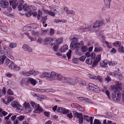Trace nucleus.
<instances>
[{
  "label": "nucleus",
  "instance_id": "obj_1",
  "mask_svg": "<svg viewBox=\"0 0 124 124\" xmlns=\"http://www.w3.org/2000/svg\"><path fill=\"white\" fill-rule=\"evenodd\" d=\"M71 40H73L70 43V48L71 49L73 48H77L78 47V45L80 46H82L84 44L83 41H81L79 43L77 42V38L76 37H73L72 38H70Z\"/></svg>",
  "mask_w": 124,
  "mask_h": 124
},
{
  "label": "nucleus",
  "instance_id": "obj_2",
  "mask_svg": "<svg viewBox=\"0 0 124 124\" xmlns=\"http://www.w3.org/2000/svg\"><path fill=\"white\" fill-rule=\"evenodd\" d=\"M103 24V23L101 21H96L94 24L92 28L90 27L88 29L89 31L96 32L97 30L99 29V27Z\"/></svg>",
  "mask_w": 124,
  "mask_h": 124
},
{
  "label": "nucleus",
  "instance_id": "obj_3",
  "mask_svg": "<svg viewBox=\"0 0 124 124\" xmlns=\"http://www.w3.org/2000/svg\"><path fill=\"white\" fill-rule=\"evenodd\" d=\"M113 92L111 94L112 98L115 101H119L120 99L121 94L120 90H113Z\"/></svg>",
  "mask_w": 124,
  "mask_h": 124
},
{
  "label": "nucleus",
  "instance_id": "obj_4",
  "mask_svg": "<svg viewBox=\"0 0 124 124\" xmlns=\"http://www.w3.org/2000/svg\"><path fill=\"white\" fill-rule=\"evenodd\" d=\"M26 12H30V10L33 11L34 10L35 8L32 6H29L27 4H25L23 5L22 9Z\"/></svg>",
  "mask_w": 124,
  "mask_h": 124
},
{
  "label": "nucleus",
  "instance_id": "obj_5",
  "mask_svg": "<svg viewBox=\"0 0 124 124\" xmlns=\"http://www.w3.org/2000/svg\"><path fill=\"white\" fill-rule=\"evenodd\" d=\"M11 105L14 108H16V109L18 110H22L23 108L22 106L19 104L18 102L16 101H12L11 103Z\"/></svg>",
  "mask_w": 124,
  "mask_h": 124
},
{
  "label": "nucleus",
  "instance_id": "obj_6",
  "mask_svg": "<svg viewBox=\"0 0 124 124\" xmlns=\"http://www.w3.org/2000/svg\"><path fill=\"white\" fill-rule=\"evenodd\" d=\"M116 84L114 85L112 88L113 90H121L122 89V87L120 86L121 84V83L118 81H117L115 82Z\"/></svg>",
  "mask_w": 124,
  "mask_h": 124
},
{
  "label": "nucleus",
  "instance_id": "obj_7",
  "mask_svg": "<svg viewBox=\"0 0 124 124\" xmlns=\"http://www.w3.org/2000/svg\"><path fill=\"white\" fill-rule=\"evenodd\" d=\"M50 73L51 74L47 73V80L51 81L54 79V77H56L57 74L52 71Z\"/></svg>",
  "mask_w": 124,
  "mask_h": 124
},
{
  "label": "nucleus",
  "instance_id": "obj_8",
  "mask_svg": "<svg viewBox=\"0 0 124 124\" xmlns=\"http://www.w3.org/2000/svg\"><path fill=\"white\" fill-rule=\"evenodd\" d=\"M9 5L8 1L6 0H2L0 1V6L2 8H6Z\"/></svg>",
  "mask_w": 124,
  "mask_h": 124
},
{
  "label": "nucleus",
  "instance_id": "obj_9",
  "mask_svg": "<svg viewBox=\"0 0 124 124\" xmlns=\"http://www.w3.org/2000/svg\"><path fill=\"white\" fill-rule=\"evenodd\" d=\"M62 82L63 83L67 82L72 84H74L75 83V81L71 79L64 77H63Z\"/></svg>",
  "mask_w": 124,
  "mask_h": 124
},
{
  "label": "nucleus",
  "instance_id": "obj_10",
  "mask_svg": "<svg viewBox=\"0 0 124 124\" xmlns=\"http://www.w3.org/2000/svg\"><path fill=\"white\" fill-rule=\"evenodd\" d=\"M24 2L23 0H19L17 2V8L19 11H21L22 9V6Z\"/></svg>",
  "mask_w": 124,
  "mask_h": 124
},
{
  "label": "nucleus",
  "instance_id": "obj_11",
  "mask_svg": "<svg viewBox=\"0 0 124 124\" xmlns=\"http://www.w3.org/2000/svg\"><path fill=\"white\" fill-rule=\"evenodd\" d=\"M108 62L106 60L101 61L100 62V66L102 67L107 68L108 67Z\"/></svg>",
  "mask_w": 124,
  "mask_h": 124
},
{
  "label": "nucleus",
  "instance_id": "obj_12",
  "mask_svg": "<svg viewBox=\"0 0 124 124\" xmlns=\"http://www.w3.org/2000/svg\"><path fill=\"white\" fill-rule=\"evenodd\" d=\"M36 109L34 110V112L37 113H40L42 112H43V109L40 106H39V105L38 104V105Z\"/></svg>",
  "mask_w": 124,
  "mask_h": 124
},
{
  "label": "nucleus",
  "instance_id": "obj_13",
  "mask_svg": "<svg viewBox=\"0 0 124 124\" xmlns=\"http://www.w3.org/2000/svg\"><path fill=\"white\" fill-rule=\"evenodd\" d=\"M23 48L24 50L28 51L29 52H31L32 50V49L26 44H24L23 46Z\"/></svg>",
  "mask_w": 124,
  "mask_h": 124
},
{
  "label": "nucleus",
  "instance_id": "obj_14",
  "mask_svg": "<svg viewBox=\"0 0 124 124\" xmlns=\"http://www.w3.org/2000/svg\"><path fill=\"white\" fill-rule=\"evenodd\" d=\"M64 10L67 14H70L72 15H74L75 14V12L73 10H69L67 7H65Z\"/></svg>",
  "mask_w": 124,
  "mask_h": 124
},
{
  "label": "nucleus",
  "instance_id": "obj_15",
  "mask_svg": "<svg viewBox=\"0 0 124 124\" xmlns=\"http://www.w3.org/2000/svg\"><path fill=\"white\" fill-rule=\"evenodd\" d=\"M10 49L8 47H6L4 48V50L5 51V53H7V56L12 59L13 57L12 56L9 54V50Z\"/></svg>",
  "mask_w": 124,
  "mask_h": 124
},
{
  "label": "nucleus",
  "instance_id": "obj_16",
  "mask_svg": "<svg viewBox=\"0 0 124 124\" xmlns=\"http://www.w3.org/2000/svg\"><path fill=\"white\" fill-rule=\"evenodd\" d=\"M50 40L49 42V44L52 46L54 45L55 43V38L51 39L49 37L47 38V41L49 40Z\"/></svg>",
  "mask_w": 124,
  "mask_h": 124
},
{
  "label": "nucleus",
  "instance_id": "obj_17",
  "mask_svg": "<svg viewBox=\"0 0 124 124\" xmlns=\"http://www.w3.org/2000/svg\"><path fill=\"white\" fill-rule=\"evenodd\" d=\"M28 81L33 85H35L37 84L36 80L31 78H30L28 79Z\"/></svg>",
  "mask_w": 124,
  "mask_h": 124
},
{
  "label": "nucleus",
  "instance_id": "obj_18",
  "mask_svg": "<svg viewBox=\"0 0 124 124\" xmlns=\"http://www.w3.org/2000/svg\"><path fill=\"white\" fill-rule=\"evenodd\" d=\"M111 0H104V4L107 8H109Z\"/></svg>",
  "mask_w": 124,
  "mask_h": 124
},
{
  "label": "nucleus",
  "instance_id": "obj_19",
  "mask_svg": "<svg viewBox=\"0 0 124 124\" xmlns=\"http://www.w3.org/2000/svg\"><path fill=\"white\" fill-rule=\"evenodd\" d=\"M9 2L10 4L11 5L13 8L14 9H15L16 8L17 6V2L16 3V2L14 1H9Z\"/></svg>",
  "mask_w": 124,
  "mask_h": 124
},
{
  "label": "nucleus",
  "instance_id": "obj_20",
  "mask_svg": "<svg viewBox=\"0 0 124 124\" xmlns=\"http://www.w3.org/2000/svg\"><path fill=\"white\" fill-rule=\"evenodd\" d=\"M6 57L5 55H3L2 56H0V65L1 64H3Z\"/></svg>",
  "mask_w": 124,
  "mask_h": 124
},
{
  "label": "nucleus",
  "instance_id": "obj_21",
  "mask_svg": "<svg viewBox=\"0 0 124 124\" xmlns=\"http://www.w3.org/2000/svg\"><path fill=\"white\" fill-rule=\"evenodd\" d=\"M117 62L115 61H111L109 62L108 61V64L110 66H114L115 65L117 64Z\"/></svg>",
  "mask_w": 124,
  "mask_h": 124
},
{
  "label": "nucleus",
  "instance_id": "obj_22",
  "mask_svg": "<svg viewBox=\"0 0 124 124\" xmlns=\"http://www.w3.org/2000/svg\"><path fill=\"white\" fill-rule=\"evenodd\" d=\"M46 16L45 17L42 18V20L41 21V22H42L43 24V25L44 27H46V23H45L44 24V23H46Z\"/></svg>",
  "mask_w": 124,
  "mask_h": 124
},
{
  "label": "nucleus",
  "instance_id": "obj_23",
  "mask_svg": "<svg viewBox=\"0 0 124 124\" xmlns=\"http://www.w3.org/2000/svg\"><path fill=\"white\" fill-rule=\"evenodd\" d=\"M89 87L90 89L92 91H93L96 85L92 83H89L88 84Z\"/></svg>",
  "mask_w": 124,
  "mask_h": 124
},
{
  "label": "nucleus",
  "instance_id": "obj_24",
  "mask_svg": "<svg viewBox=\"0 0 124 124\" xmlns=\"http://www.w3.org/2000/svg\"><path fill=\"white\" fill-rule=\"evenodd\" d=\"M16 64L14 62L12 61L8 66V67L10 69L12 70Z\"/></svg>",
  "mask_w": 124,
  "mask_h": 124
},
{
  "label": "nucleus",
  "instance_id": "obj_25",
  "mask_svg": "<svg viewBox=\"0 0 124 124\" xmlns=\"http://www.w3.org/2000/svg\"><path fill=\"white\" fill-rule=\"evenodd\" d=\"M103 49L102 47H95L94 51L96 52H98L102 51Z\"/></svg>",
  "mask_w": 124,
  "mask_h": 124
},
{
  "label": "nucleus",
  "instance_id": "obj_26",
  "mask_svg": "<svg viewBox=\"0 0 124 124\" xmlns=\"http://www.w3.org/2000/svg\"><path fill=\"white\" fill-rule=\"evenodd\" d=\"M121 44L120 42L119 41H115L114 43L113 44V45L114 46L118 47L120 46Z\"/></svg>",
  "mask_w": 124,
  "mask_h": 124
},
{
  "label": "nucleus",
  "instance_id": "obj_27",
  "mask_svg": "<svg viewBox=\"0 0 124 124\" xmlns=\"http://www.w3.org/2000/svg\"><path fill=\"white\" fill-rule=\"evenodd\" d=\"M56 79L59 81H62V79L63 77L60 74H58L57 75L56 77Z\"/></svg>",
  "mask_w": 124,
  "mask_h": 124
},
{
  "label": "nucleus",
  "instance_id": "obj_28",
  "mask_svg": "<svg viewBox=\"0 0 124 124\" xmlns=\"http://www.w3.org/2000/svg\"><path fill=\"white\" fill-rule=\"evenodd\" d=\"M11 61L8 59L7 58L5 59V61L4 62V65L7 66L9 63H10Z\"/></svg>",
  "mask_w": 124,
  "mask_h": 124
},
{
  "label": "nucleus",
  "instance_id": "obj_29",
  "mask_svg": "<svg viewBox=\"0 0 124 124\" xmlns=\"http://www.w3.org/2000/svg\"><path fill=\"white\" fill-rule=\"evenodd\" d=\"M118 51L121 53H124V47L122 46H120L118 48Z\"/></svg>",
  "mask_w": 124,
  "mask_h": 124
},
{
  "label": "nucleus",
  "instance_id": "obj_30",
  "mask_svg": "<svg viewBox=\"0 0 124 124\" xmlns=\"http://www.w3.org/2000/svg\"><path fill=\"white\" fill-rule=\"evenodd\" d=\"M83 118L85 120L88 122H89V120L91 119V117H90L87 115H84L83 116Z\"/></svg>",
  "mask_w": 124,
  "mask_h": 124
},
{
  "label": "nucleus",
  "instance_id": "obj_31",
  "mask_svg": "<svg viewBox=\"0 0 124 124\" xmlns=\"http://www.w3.org/2000/svg\"><path fill=\"white\" fill-rule=\"evenodd\" d=\"M85 62L86 64L91 65L92 64V60L90 58L87 59L85 61Z\"/></svg>",
  "mask_w": 124,
  "mask_h": 124
},
{
  "label": "nucleus",
  "instance_id": "obj_32",
  "mask_svg": "<svg viewBox=\"0 0 124 124\" xmlns=\"http://www.w3.org/2000/svg\"><path fill=\"white\" fill-rule=\"evenodd\" d=\"M20 67L16 64L13 69L15 71H18L20 70Z\"/></svg>",
  "mask_w": 124,
  "mask_h": 124
},
{
  "label": "nucleus",
  "instance_id": "obj_33",
  "mask_svg": "<svg viewBox=\"0 0 124 124\" xmlns=\"http://www.w3.org/2000/svg\"><path fill=\"white\" fill-rule=\"evenodd\" d=\"M100 90L99 88L96 85L93 91L94 92L98 93L100 92Z\"/></svg>",
  "mask_w": 124,
  "mask_h": 124
},
{
  "label": "nucleus",
  "instance_id": "obj_34",
  "mask_svg": "<svg viewBox=\"0 0 124 124\" xmlns=\"http://www.w3.org/2000/svg\"><path fill=\"white\" fill-rule=\"evenodd\" d=\"M17 44L16 43H11L10 44L9 46L11 48H13L16 46Z\"/></svg>",
  "mask_w": 124,
  "mask_h": 124
},
{
  "label": "nucleus",
  "instance_id": "obj_35",
  "mask_svg": "<svg viewBox=\"0 0 124 124\" xmlns=\"http://www.w3.org/2000/svg\"><path fill=\"white\" fill-rule=\"evenodd\" d=\"M81 49L83 52H86L88 49V48L87 46H82L81 47Z\"/></svg>",
  "mask_w": 124,
  "mask_h": 124
},
{
  "label": "nucleus",
  "instance_id": "obj_36",
  "mask_svg": "<svg viewBox=\"0 0 124 124\" xmlns=\"http://www.w3.org/2000/svg\"><path fill=\"white\" fill-rule=\"evenodd\" d=\"M14 99V97H13L11 96L8 97L7 98V103H9L11 102Z\"/></svg>",
  "mask_w": 124,
  "mask_h": 124
},
{
  "label": "nucleus",
  "instance_id": "obj_37",
  "mask_svg": "<svg viewBox=\"0 0 124 124\" xmlns=\"http://www.w3.org/2000/svg\"><path fill=\"white\" fill-rule=\"evenodd\" d=\"M30 104L31 106L34 108H37V107L38 105V104L37 105L33 102H31Z\"/></svg>",
  "mask_w": 124,
  "mask_h": 124
},
{
  "label": "nucleus",
  "instance_id": "obj_38",
  "mask_svg": "<svg viewBox=\"0 0 124 124\" xmlns=\"http://www.w3.org/2000/svg\"><path fill=\"white\" fill-rule=\"evenodd\" d=\"M24 107L26 110L29 107H30V104L28 102H25L24 104Z\"/></svg>",
  "mask_w": 124,
  "mask_h": 124
},
{
  "label": "nucleus",
  "instance_id": "obj_39",
  "mask_svg": "<svg viewBox=\"0 0 124 124\" xmlns=\"http://www.w3.org/2000/svg\"><path fill=\"white\" fill-rule=\"evenodd\" d=\"M111 80V78L110 76L108 75H107V77L105 78V81L108 83Z\"/></svg>",
  "mask_w": 124,
  "mask_h": 124
},
{
  "label": "nucleus",
  "instance_id": "obj_40",
  "mask_svg": "<svg viewBox=\"0 0 124 124\" xmlns=\"http://www.w3.org/2000/svg\"><path fill=\"white\" fill-rule=\"evenodd\" d=\"M62 110L63 111L62 112L63 114H66L69 112V110L66 109L65 108H63Z\"/></svg>",
  "mask_w": 124,
  "mask_h": 124
},
{
  "label": "nucleus",
  "instance_id": "obj_41",
  "mask_svg": "<svg viewBox=\"0 0 124 124\" xmlns=\"http://www.w3.org/2000/svg\"><path fill=\"white\" fill-rule=\"evenodd\" d=\"M47 14H48L49 15L54 17V15L56 13L55 12H53L51 11L49 12L47 10Z\"/></svg>",
  "mask_w": 124,
  "mask_h": 124
},
{
  "label": "nucleus",
  "instance_id": "obj_42",
  "mask_svg": "<svg viewBox=\"0 0 124 124\" xmlns=\"http://www.w3.org/2000/svg\"><path fill=\"white\" fill-rule=\"evenodd\" d=\"M62 41V39L61 38H59L57 40L55 39V41L56 44L58 45L61 44Z\"/></svg>",
  "mask_w": 124,
  "mask_h": 124
},
{
  "label": "nucleus",
  "instance_id": "obj_43",
  "mask_svg": "<svg viewBox=\"0 0 124 124\" xmlns=\"http://www.w3.org/2000/svg\"><path fill=\"white\" fill-rule=\"evenodd\" d=\"M13 75L12 74L10 73V72H7L5 74V76L7 78H10L13 76Z\"/></svg>",
  "mask_w": 124,
  "mask_h": 124
},
{
  "label": "nucleus",
  "instance_id": "obj_44",
  "mask_svg": "<svg viewBox=\"0 0 124 124\" xmlns=\"http://www.w3.org/2000/svg\"><path fill=\"white\" fill-rule=\"evenodd\" d=\"M24 116L21 115L17 117V119L18 121H21L23 120L24 118Z\"/></svg>",
  "mask_w": 124,
  "mask_h": 124
},
{
  "label": "nucleus",
  "instance_id": "obj_45",
  "mask_svg": "<svg viewBox=\"0 0 124 124\" xmlns=\"http://www.w3.org/2000/svg\"><path fill=\"white\" fill-rule=\"evenodd\" d=\"M63 108L60 107H58L57 108L56 110V111L58 113H62L63 111Z\"/></svg>",
  "mask_w": 124,
  "mask_h": 124
},
{
  "label": "nucleus",
  "instance_id": "obj_46",
  "mask_svg": "<svg viewBox=\"0 0 124 124\" xmlns=\"http://www.w3.org/2000/svg\"><path fill=\"white\" fill-rule=\"evenodd\" d=\"M71 52V50L70 49L69 52L66 54V55L68 59H70V58Z\"/></svg>",
  "mask_w": 124,
  "mask_h": 124
},
{
  "label": "nucleus",
  "instance_id": "obj_47",
  "mask_svg": "<svg viewBox=\"0 0 124 124\" xmlns=\"http://www.w3.org/2000/svg\"><path fill=\"white\" fill-rule=\"evenodd\" d=\"M77 105L76 106V108L78 109L80 111H83V108L81 106L78 105V104H77Z\"/></svg>",
  "mask_w": 124,
  "mask_h": 124
},
{
  "label": "nucleus",
  "instance_id": "obj_48",
  "mask_svg": "<svg viewBox=\"0 0 124 124\" xmlns=\"http://www.w3.org/2000/svg\"><path fill=\"white\" fill-rule=\"evenodd\" d=\"M98 62H99L98 61H95V60H94V61L93 62V63L92 65V67H96L97 65Z\"/></svg>",
  "mask_w": 124,
  "mask_h": 124
},
{
  "label": "nucleus",
  "instance_id": "obj_49",
  "mask_svg": "<svg viewBox=\"0 0 124 124\" xmlns=\"http://www.w3.org/2000/svg\"><path fill=\"white\" fill-rule=\"evenodd\" d=\"M105 43L108 48H111V43H109L108 41H105Z\"/></svg>",
  "mask_w": 124,
  "mask_h": 124
},
{
  "label": "nucleus",
  "instance_id": "obj_50",
  "mask_svg": "<svg viewBox=\"0 0 124 124\" xmlns=\"http://www.w3.org/2000/svg\"><path fill=\"white\" fill-rule=\"evenodd\" d=\"M86 57L84 55H83L79 57V60L82 62L84 61Z\"/></svg>",
  "mask_w": 124,
  "mask_h": 124
},
{
  "label": "nucleus",
  "instance_id": "obj_51",
  "mask_svg": "<svg viewBox=\"0 0 124 124\" xmlns=\"http://www.w3.org/2000/svg\"><path fill=\"white\" fill-rule=\"evenodd\" d=\"M101 60V54L98 55L95 60V61H97L99 62Z\"/></svg>",
  "mask_w": 124,
  "mask_h": 124
},
{
  "label": "nucleus",
  "instance_id": "obj_52",
  "mask_svg": "<svg viewBox=\"0 0 124 124\" xmlns=\"http://www.w3.org/2000/svg\"><path fill=\"white\" fill-rule=\"evenodd\" d=\"M93 124H101V122L99 120L95 119Z\"/></svg>",
  "mask_w": 124,
  "mask_h": 124
},
{
  "label": "nucleus",
  "instance_id": "obj_53",
  "mask_svg": "<svg viewBox=\"0 0 124 124\" xmlns=\"http://www.w3.org/2000/svg\"><path fill=\"white\" fill-rule=\"evenodd\" d=\"M7 93L9 95H13L14 94V93L10 89H9L8 90L7 92Z\"/></svg>",
  "mask_w": 124,
  "mask_h": 124
},
{
  "label": "nucleus",
  "instance_id": "obj_54",
  "mask_svg": "<svg viewBox=\"0 0 124 124\" xmlns=\"http://www.w3.org/2000/svg\"><path fill=\"white\" fill-rule=\"evenodd\" d=\"M78 113H78L76 111H74L73 112V116L75 118H77Z\"/></svg>",
  "mask_w": 124,
  "mask_h": 124
},
{
  "label": "nucleus",
  "instance_id": "obj_55",
  "mask_svg": "<svg viewBox=\"0 0 124 124\" xmlns=\"http://www.w3.org/2000/svg\"><path fill=\"white\" fill-rule=\"evenodd\" d=\"M30 11V12H28V13H26L25 14V15L27 17H29L31 15V11Z\"/></svg>",
  "mask_w": 124,
  "mask_h": 124
},
{
  "label": "nucleus",
  "instance_id": "obj_56",
  "mask_svg": "<svg viewBox=\"0 0 124 124\" xmlns=\"http://www.w3.org/2000/svg\"><path fill=\"white\" fill-rule=\"evenodd\" d=\"M37 90L39 92H41L42 93H44L46 91V89H42L37 88Z\"/></svg>",
  "mask_w": 124,
  "mask_h": 124
},
{
  "label": "nucleus",
  "instance_id": "obj_57",
  "mask_svg": "<svg viewBox=\"0 0 124 124\" xmlns=\"http://www.w3.org/2000/svg\"><path fill=\"white\" fill-rule=\"evenodd\" d=\"M67 116L70 119H71L73 117V116L71 112L70 113L67 114Z\"/></svg>",
  "mask_w": 124,
  "mask_h": 124
},
{
  "label": "nucleus",
  "instance_id": "obj_58",
  "mask_svg": "<svg viewBox=\"0 0 124 124\" xmlns=\"http://www.w3.org/2000/svg\"><path fill=\"white\" fill-rule=\"evenodd\" d=\"M82 117H83L82 113H79L77 118L79 119V118H80Z\"/></svg>",
  "mask_w": 124,
  "mask_h": 124
},
{
  "label": "nucleus",
  "instance_id": "obj_59",
  "mask_svg": "<svg viewBox=\"0 0 124 124\" xmlns=\"http://www.w3.org/2000/svg\"><path fill=\"white\" fill-rule=\"evenodd\" d=\"M50 34L51 36H53L54 33V30L52 29V28H51L50 29Z\"/></svg>",
  "mask_w": 124,
  "mask_h": 124
},
{
  "label": "nucleus",
  "instance_id": "obj_60",
  "mask_svg": "<svg viewBox=\"0 0 124 124\" xmlns=\"http://www.w3.org/2000/svg\"><path fill=\"white\" fill-rule=\"evenodd\" d=\"M32 35L34 36H37L38 35V33L37 32H35L34 31H32L31 32Z\"/></svg>",
  "mask_w": 124,
  "mask_h": 124
},
{
  "label": "nucleus",
  "instance_id": "obj_61",
  "mask_svg": "<svg viewBox=\"0 0 124 124\" xmlns=\"http://www.w3.org/2000/svg\"><path fill=\"white\" fill-rule=\"evenodd\" d=\"M1 113L3 116H5L8 114V113L5 111H3L2 109V111L1 112Z\"/></svg>",
  "mask_w": 124,
  "mask_h": 124
},
{
  "label": "nucleus",
  "instance_id": "obj_62",
  "mask_svg": "<svg viewBox=\"0 0 124 124\" xmlns=\"http://www.w3.org/2000/svg\"><path fill=\"white\" fill-rule=\"evenodd\" d=\"M72 62L75 64H77L78 63V60L77 58H74L72 60Z\"/></svg>",
  "mask_w": 124,
  "mask_h": 124
},
{
  "label": "nucleus",
  "instance_id": "obj_63",
  "mask_svg": "<svg viewBox=\"0 0 124 124\" xmlns=\"http://www.w3.org/2000/svg\"><path fill=\"white\" fill-rule=\"evenodd\" d=\"M0 29L3 31H5L6 30V27L3 26H0Z\"/></svg>",
  "mask_w": 124,
  "mask_h": 124
},
{
  "label": "nucleus",
  "instance_id": "obj_64",
  "mask_svg": "<svg viewBox=\"0 0 124 124\" xmlns=\"http://www.w3.org/2000/svg\"><path fill=\"white\" fill-rule=\"evenodd\" d=\"M108 74L112 76H114L116 75V74L115 73L110 71L108 72Z\"/></svg>",
  "mask_w": 124,
  "mask_h": 124
}]
</instances>
